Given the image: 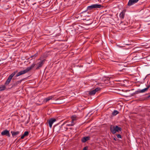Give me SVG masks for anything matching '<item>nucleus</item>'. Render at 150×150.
I'll use <instances>...</instances> for the list:
<instances>
[{"instance_id": "ddd939ff", "label": "nucleus", "mask_w": 150, "mask_h": 150, "mask_svg": "<svg viewBox=\"0 0 150 150\" xmlns=\"http://www.w3.org/2000/svg\"><path fill=\"white\" fill-rule=\"evenodd\" d=\"M68 122V124H67V126H73L75 124V122H73L71 121L70 122Z\"/></svg>"}, {"instance_id": "7ed1b4c3", "label": "nucleus", "mask_w": 150, "mask_h": 150, "mask_svg": "<svg viewBox=\"0 0 150 150\" xmlns=\"http://www.w3.org/2000/svg\"><path fill=\"white\" fill-rule=\"evenodd\" d=\"M102 7L101 5L98 4H94L87 7L88 10H91L94 8H100Z\"/></svg>"}, {"instance_id": "6e6552de", "label": "nucleus", "mask_w": 150, "mask_h": 150, "mask_svg": "<svg viewBox=\"0 0 150 150\" xmlns=\"http://www.w3.org/2000/svg\"><path fill=\"white\" fill-rule=\"evenodd\" d=\"M44 60H42V61H41L39 62L37 64L38 66L36 68V69H38L40 67H41L42 65L44 63Z\"/></svg>"}, {"instance_id": "2eb2a0df", "label": "nucleus", "mask_w": 150, "mask_h": 150, "mask_svg": "<svg viewBox=\"0 0 150 150\" xmlns=\"http://www.w3.org/2000/svg\"><path fill=\"white\" fill-rule=\"evenodd\" d=\"M125 15V12L124 11H122L120 13L119 16L122 19L124 18Z\"/></svg>"}, {"instance_id": "9b49d317", "label": "nucleus", "mask_w": 150, "mask_h": 150, "mask_svg": "<svg viewBox=\"0 0 150 150\" xmlns=\"http://www.w3.org/2000/svg\"><path fill=\"white\" fill-rule=\"evenodd\" d=\"M110 130L111 132L114 134L115 133V127L113 125H111L110 127Z\"/></svg>"}, {"instance_id": "20e7f679", "label": "nucleus", "mask_w": 150, "mask_h": 150, "mask_svg": "<svg viewBox=\"0 0 150 150\" xmlns=\"http://www.w3.org/2000/svg\"><path fill=\"white\" fill-rule=\"evenodd\" d=\"M1 134L2 136L6 135L8 137L10 136L9 131L6 129H5L2 131Z\"/></svg>"}, {"instance_id": "b1692460", "label": "nucleus", "mask_w": 150, "mask_h": 150, "mask_svg": "<svg viewBox=\"0 0 150 150\" xmlns=\"http://www.w3.org/2000/svg\"><path fill=\"white\" fill-rule=\"evenodd\" d=\"M83 150H87V147H84L83 149Z\"/></svg>"}, {"instance_id": "39448f33", "label": "nucleus", "mask_w": 150, "mask_h": 150, "mask_svg": "<svg viewBox=\"0 0 150 150\" xmlns=\"http://www.w3.org/2000/svg\"><path fill=\"white\" fill-rule=\"evenodd\" d=\"M100 90V88H96L95 89L92 90L89 92V94L91 95H93L95 94L96 93Z\"/></svg>"}, {"instance_id": "f257e3e1", "label": "nucleus", "mask_w": 150, "mask_h": 150, "mask_svg": "<svg viewBox=\"0 0 150 150\" xmlns=\"http://www.w3.org/2000/svg\"><path fill=\"white\" fill-rule=\"evenodd\" d=\"M35 66L34 64H33L30 66L27 67L25 70L21 71L16 75V76L17 77L21 75L25 74L31 70Z\"/></svg>"}, {"instance_id": "f8f14e48", "label": "nucleus", "mask_w": 150, "mask_h": 150, "mask_svg": "<svg viewBox=\"0 0 150 150\" xmlns=\"http://www.w3.org/2000/svg\"><path fill=\"white\" fill-rule=\"evenodd\" d=\"M90 137H85L81 139V141L83 142H85L87 141L90 139Z\"/></svg>"}, {"instance_id": "9d476101", "label": "nucleus", "mask_w": 150, "mask_h": 150, "mask_svg": "<svg viewBox=\"0 0 150 150\" xmlns=\"http://www.w3.org/2000/svg\"><path fill=\"white\" fill-rule=\"evenodd\" d=\"M149 88V86H148V87H147L146 88H145L143 89H142L141 90L138 91H137V92L138 93L144 92L148 90V89Z\"/></svg>"}, {"instance_id": "0eeeda50", "label": "nucleus", "mask_w": 150, "mask_h": 150, "mask_svg": "<svg viewBox=\"0 0 150 150\" xmlns=\"http://www.w3.org/2000/svg\"><path fill=\"white\" fill-rule=\"evenodd\" d=\"M56 120L54 118H51L50 119L49 121V125L50 128H51L53 124L56 121Z\"/></svg>"}, {"instance_id": "393cba45", "label": "nucleus", "mask_w": 150, "mask_h": 150, "mask_svg": "<svg viewBox=\"0 0 150 150\" xmlns=\"http://www.w3.org/2000/svg\"><path fill=\"white\" fill-rule=\"evenodd\" d=\"M65 122H64L62 125V126L63 125L65 124Z\"/></svg>"}, {"instance_id": "5701e85b", "label": "nucleus", "mask_w": 150, "mask_h": 150, "mask_svg": "<svg viewBox=\"0 0 150 150\" xmlns=\"http://www.w3.org/2000/svg\"><path fill=\"white\" fill-rule=\"evenodd\" d=\"M60 128H61V127L60 126H59L58 127H54V130H56L57 128H58L59 129Z\"/></svg>"}, {"instance_id": "4468645a", "label": "nucleus", "mask_w": 150, "mask_h": 150, "mask_svg": "<svg viewBox=\"0 0 150 150\" xmlns=\"http://www.w3.org/2000/svg\"><path fill=\"white\" fill-rule=\"evenodd\" d=\"M11 133L12 134V136L13 137H14L18 134L19 133V131L14 132L11 131Z\"/></svg>"}, {"instance_id": "f3484780", "label": "nucleus", "mask_w": 150, "mask_h": 150, "mask_svg": "<svg viewBox=\"0 0 150 150\" xmlns=\"http://www.w3.org/2000/svg\"><path fill=\"white\" fill-rule=\"evenodd\" d=\"M6 89V86L4 85H0V91H2Z\"/></svg>"}, {"instance_id": "412c9836", "label": "nucleus", "mask_w": 150, "mask_h": 150, "mask_svg": "<svg viewBox=\"0 0 150 150\" xmlns=\"http://www.w3.org/2000/svg\"><path fill=\"white\" fill-rule=\"evenodd\" d=\"M22 80H21L19 81H18L16 82V85H18V84H19L20 83H21V81H22Z\"/></svg>"}, {"instance_id": "aec40b11", "label": "nucleus", "mask_w": 150, "mask_h": 150, "mask_svg": "<svg viewBox=\"0 0 150 150\" xmlns=\"http://www.w3.org/2000/svg\"><path fill=\"white\" fill-rule=\"evenodd\" d=\"M119 112L116 110H114L112 113V115H113L115 116L118 114Z\"/></svg>"}, {"instance_id": "dca6fc26", "label": "nucleus", "mask_w": 150, "mask_h": 150, "mask_svg": "<svg viewBox=\"0 0 150 150\" xmlns=\"http://www.w3.org/2000/svg\"><path fill=\"white\" fill-rule=\"evenodd\" d=\"M28 131H25L24 132V134L21 136V139H23L24 138V137L28 136Z\"/></svg>"}, {"instance_id": "1a4fd4ad", "label": "nucleus", "mask_w": 150, "mask_h": 150, "mask_svg": "<svg viewBox=\"0 0 150 150\" xmlns=\"http://www.w3.org/2000/svg\"><path fill=\"white\" fill-rule=\"evenodd\" d=\"M54 97V96L53 95L50 96H49L48 97H47L46 98H45L44 99V102H47L49 100H52V98H53Z\"/></svg>"}, {"instance_id": "a211bd4d", "label": "nucleus", "mask_w": 150, "mask_h": 150, "mask_svg": "<svg viewBox=\"0 0 150 150\" xmlns=\"http://www.w3.org/2000/svg\"><path fill=\"white\" fill-rule=\"evenodd\" d=\"M76 115L72 116L71 117V121L73 122H75V121L76 120Z\"/></svg>"}, {"instance_id": "a878e982", "label": "nucleus", "mask_w": 150, "mask_h": 150, "mask_svg": "<svg viewBox=\"0 0 150 150\" xmlns=\"http://www.w3.org/2000/svg\"><path fill=\"white\" fill-rule=\"evenodd\" d=\"M149 97H150V95L149 96H148V98H149Z\"/></svg>"}, {"instance_id": "6ab92c4d", "label": "nucleus", "mask_w": 150, "mask_h": 150, "mask_svg": "<svg viewBox=\"0 0 150 150\" xmlns=\"http://www.w3.org/2000/svg\"><path fill=\"white\" fill-rule=\"evenodd\" d=\"M115 132H118L119 131H121V129L120 127H119L118 126H116L115 127Z\"/></svg>"}, {"instance_id": "423d86ee", "label": "nucleus", "mask_w": 150, "mask_h": 150, "mask_svg": "<svg viewBox=\"0 0 150 150\" xmlns=\"http://www.w3.org/2000/svg\"><path fill=\"white\" fill-rule=\"evenodd\" d=\"M138 1L139 0H129L128 5L129 6H131L137 3Z\"/></svg>"}, {"instance_id": "4be33fe9", "label": "nucleus", "mask_w": 150, "mask_h": 150, "mask_svg": "<svg viewBox=\"0 0 150 150\" xmlns=\"http://www.w3.org/2000/svg\"><path fill=\"white\" fill-rule=\"evenodd\" d=\"M117 138H121V136L120 134H117Z\"/></svg>"}, {"instance_id": "f03ea898", "label": "nucleus", "mask_w": 150, "mask_h": 150, "mask_svg": "<svg viewBox=\"0 0 150 150\" xmlns=\"http://www.w3.org/2000/svg\"><path fill=\"white\" fill-rule=\"evenodd\" d=\"M18 71L16 70L12 73L9 76L8 79L7 80L5 83V85H7L10 82L11 80L12 79L13 77L15 75V74L17 73Z\"/></svg>"}]
</instances>
